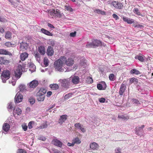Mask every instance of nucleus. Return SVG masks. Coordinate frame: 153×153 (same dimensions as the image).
I'll return each instance as SVG.
<instances>
[{
    "instance_id": "nucleus-6",
    "label": "nucleus",
    "mask_w": 153,
    "mask_h": 153,
    "mask_svg": "<svg viewBox=\"0 0 153 153\" xmlns=\"http://www.w3.org/2000/svg\"><path fill=\"white\" fill-rule=\"evenodd\" d=\"M65 64L68 66H71L74 64V59L71 57L68 58V59H65Z\"/></svg>"
},
{
    "instance_id": "nucleus-25",
    "label": "nucleus",
    "mask_w": 153,
    "mask_h": 153,
    "mask_svg": "<svg viewBox=\"0 0 153 153\" xmlns=\"http://www.w3.org/2000/svg\"><path fill=\"white\" fill-rule=\"evenodd\" d=\"M50 87L51 89L53 90H56L58 89L59 88V86L56 84H51L49 86Z\"/></svg>"
},
{
    "instance_id": "nucleus-24",
    "label": "nucleus",
    "mask_w": 153,
    "mask_h": 153,
    "mask_svg": "<svg viewBox=\"0 0 153 153\" xmlns=\"http://www.w3.org/2000/svg\"><path fill=\"white\" fill-rule=\"evenodd\" d=\"M122 19L124 21L127 22L128 24H132L134 22L132 19H131L127 17H123Z\"/></svg>"
},
{
    "instance_id": "nucleus-53",
    "label": "nucleus",
    "mask_w": 153,
    "mask_h": 153,
    "mask_svg": "<svg viewBox=\"0 0 153 153\" xmlns=\"http://www.w3.org/2000/svg\"><path fill=\"white\" fill-rule=\"evenodd\" d=\"M17 153H26V151L22 149H19Z\"/></svg>"
},
{
    "instance_id": "nucleus-45",
    "label": "nucleus",
    "mask_w": 153,
    "mask_h": 153,
    "mask_svg": "<svg viewBox=\"0 0 153 153\" xmlns=\"http://www.w3.org/2000/svg\"><path fill=\"white\" fill-rule=\"evenodd\" d=\"M29 102L31 104H33L35 102V99L33 97H30L29 99Z\"/></svg>"
},
{
    "instance_id": "nucleus-37",
    "label": "nucleus",
    "mask_w": 153,
    "mask_h": 153,
    "mask_svg": "<svg viewBox=\"0 0 153 153\" xmlns=\"http://www.w3.org/2000/svg\"><path fill=\"white\" fill-rule=\"evenodd\" d=\"M73 141L74 143V144H79L81 143V141L78 138H76L73 140Z\"/></svg>"
},
{
    "instance_id": "nucleus-15",
    "label": "nucleus",
    "mask_w": 153,
    "mask_h": 153,
    "mask_svg": "<svg viewBox=\"0 0 153 153\" xmlns=\"http://www.w3.org/2000/svg\"><path fill=\"white\" fill-rule=\"evenodd\" d=\"M126 86L124 84L122 83L121 84V86L120 88L119 91V94L120 95H122L123 94L124 92L126 90Z\"/></svg>"
},
{
    "instance_id": "nucleus-60",
    "label": "nucleus",
    "mask_w": 153,
    "mask_h": 153,
    "mask_svg": "<svg viewBox=\"0 0 153 153\" xmlns=\"http://www.w3.org/2000/svg\"><path fill=\"white\" fill-rule=\"evenodd\" d=\"M7 21V20L4 18H2L0 16V22H5Z\"/></svg>"
},
{
    "instance_id": "nucleus-35",
    "label": "nucleus",
    "mask_w": 153,
    "mask_h": 153,
    "mask_svg": "<svg viewBox=\"0 0 153 153\" xmlns=\"http://www.w3.org/2000/svg\"><path fill=\"white\" fill-rule=\"evenodd\" d=\"M10 128V125H3L2 128L4 131L6 132L9 130Z\"/></svg>"
},
{
    "instance_id": "nucleus-20",
    "label": "nucleus",
    "mask_w": 153,
    "mask_h": 153,
    "mask_svg": "<svg viewBox=\"0 0 153 153\" xmlns=\"http://www.w3.org/2000/svg\"><path fill=\"white\" fill-rule=\"evenodd\" d=\"M71 81L74 84H77L79 82V78L78 76H74L72 78Z\"/></svg>"
},
{
    "instance_id": "nucleus-40",
    "label": "nucleus",
    "mask_w": 153,
    "mask_h": 153,
    "mask_svg": "<svg viewBox=\"0 0 153 153\" xmlns=\"http://www.w3.org/2000/svg\"><path fill=\"white\" fill-rule=\"evenodd\" d=\"M86 82L88 83H91L93 82V80L92 77L88 76L86 79Z\"/></svg>"
},
{
    "instance_id": "nucleus-58",
    "label": "nucleus",
    "mask_w": 153,
    "mask_h": 153,
    "mask_svg": "<svg viewBox=\"0 0 153 153\" xmlns=\"http://www.w3.org/2000/svg\"><path fill=\"white\" fill-rule=\"evenodd\" d=\"M52 92L51 91H48L47 92L46 96L47 97H50L52 95Z\"/></svg>"
},
{
    "instance_id": "nucleus-57",
    "label": "nucleus",
    "mask_w": 153,
    "mask_h": 153,
    "mask_svg": "<svg viewBox=\"0 0 153 153\" xmlns=\"http://www.w3.org/2000/svg\"><path fill=\"white\" fill-rule=\"evenodd\" d=\"M99 101L100 102L104 103L105 101V99L104 98H101L99 99Z\"/></svg>"
},
{
    "instance_id": "nucleus-64",
    "label": "nucleus",
    "mask_w": 153,
    "mask_h": 153,
    "mask_svg": "<svg viewBox=\"0 0 153 153\" xmlns=\"http://www.w3.org/2000/svg\"><path fill=\"white\" fill-rule=\"evenodd\" d=\"M114 153H121L120 150L117 149L115 150Z\"/></svg>"
},
{
    "instance_id": "nucleus-56",
    "label": "nucleus",
    "mask_w": 153,
    "mask_h": 153,
    "mask_svg": "<svg viewBox=\"0 0 153 153\" xmlns=\"http://www.w3.org/2000/svg\"><path fill=\"white\" fill-rule=\"evenodd\" d=\"M113 17L116 20H117L119 19V18L118 16L115 14H113L112 15Z\"/></svg>"
},
{
    "instance_id": "nucleus-12",
    "label": "nucleus",
    "mask_w": 153,
    "mask_h": 153,
    "mask_svg": "<svg viewBox=\"0 0 153 153\" xmlns=\"http://www.w3.org/2000/svg\"><path fill=\"white\" fill-rule=\"evenodd\" d=\"M27 47L28 45L26 42L22 41L20 43L19 48L21 50L25 51L27 49Z\"/></svg>"
},
{
    "instance_id": "nucleus-31",
    "label": "nucleus",
    "mask_w": 153,
    "mask_h": 153,
    "mask_svg": "<svg viewBox=\"0 0 153 153\" xmlns=\"http://www.w3.org/2000/svg\"><path fill=\"white\" fill-rule=\"evenodd\" d=\"M12 38V33L10 31H7L5 33V38L7 39H10Z\"/></svg>"
},
{
    "instance_id": "nucleus-44",
    "label": "nucleus",
    "mask_w": 153,
    "mask_h": 153,
    "mask_svg": "<svg viewBox=\"0 0 153 153\" xmlns=\"http://www.w3.org/2000/svg\"><path fill=\"white\" fill-rule=\"evenodd\" d=\"M114 75L113 74H110L109 76V78L111 81H114Z\"/></svg>"
},
{
    "instance_id": "nucleus-33",
    "label": "nucleus",
    "mask_w": 153,
    "mask_h": 153,
    "mask_svg": "<svg viewBox=\"0 0 153 153\" xmlns=\"http://www.w3.org/2000/svg\"><path fill=\"white\" fill-rule=\"evenodd\" d=\"M75 126L77 129L81 130L82 132L85 131V129L82 127V125H75Z\"/></svg>"
},
{
    "instance_id": "nucleus-3",
    "label": "nucleus",
    "mask_w": 153,
    "mask_h": 153,
    "mask_svg": "<svg viewBox=\"0 0 153 153\" xmlns=\"http://www.w3.org/2000/svg\"><path fill=\"white\" fill-rule=\"evenodd\" d=\"M24 67V65H19L15 71L14 75L17 79H19L21 77L22 74L23 69Z\"/></svg>"
},
{
    "instance_id": "nucleus-1",
    "label": "nucleus",
    "mask_w": 153,
    "mask_h": 153,
    "mask_svg": "<svg viewBox=\"0 0 153 153\" xmlns=\"http://www.w3.org/2000/svg\"><path fill=\"white\" fill-rule=\"evenodd\" d=\"M66 58L64 56H62L60 58L54 62V67L58 71H62L64 64Z\"/></svg>"
},
{
    "instance_id": "nucleus-26",
    "label": "nucleus",
    "mask_w": 153,
    "mask_h": 153,
    "mask_svg": "<svg viewBox=\"0 0 153 153\" xmlns=\"http://www.w3.org/2000/svg\"><path fill=\"white\" fill-rule=\"evenodd\" d=\"M36 98L39 101H43L44 100L45 96L44 95H36Z\"/></svg>"
},
{
    "instance_id": "nucleus-28",
    "label": "nucleus",
    "mask_w": 153,
    "mask_h": 153,
    "mask_svg": "<svg viewBox=\"0 0 153 153\" xmlns=\"http://www.w3.org/2000/svg\"><path fill=\"white\" fill-rule=\"evenodd\" d=\"M38 51L41 54H44L45 53V47L42 46H40L38 48Z\"/></svg>"
},
{
    "instance_id": "nucleus-14",
    "label": "nucleus",
    "mask_w": 153,
    "mask_h": 153,
    "mask_svg": "<svg viewBox=\"0 0 153 153\" xmlns=\"http://www.w3.org/2000/svg\"><path fill=\"white\" fill-rule=\"evenodd\" d=\"M22 110L19 108H15L13 110V115L15 116L16 114L20 115L22 113Z\"/></svg>"
},
{
    "instance_id": "nucleus-8",
    "label": "nucleus",
    "mask_w": 153,
    "mask_h": 153,
    "mask_svg": "<svg viewBox=\"0 0 153 153\" xmlns=\"http://www.w3.org/2000/svg\"><path fill=\"white\" fill-rule=\"evenodd\" d=\"M10 62V60L7 59L5 57H0V65H7Z\"/></svg>"
},
{
    "instance_id": "nucleus-55",
    "label": "nucleus",
    "mask_w": 153,
    "mask_h": 153,
    "mask_svg": "<svg viewBox=\"0 0 153 153\" xmlns=\"http://www.w3.org/2000/svg\"><path fill=\"white\" fill-rule=\"evenodd\" d=\"M76 31H74V32L71 33H70V36L71 37H75L76 36Z\"/></svg>"
},
{
    "instance_id": "nucleus-59",
    "label": "nucleus",
    "mask_w": 153,
    "mask_h": 153,
    "mask_svg": "<svg viewBox=\"0 0 153 153\" xmlns=\"http://www.w3.org/2000/svg\"><path fill=\"white\" fill-rule=\"evenodd\" d=\"M22 127L24 131H26L27 130V125H22Z\"/></svg>"
},
{
    "instance_id": "nucleus-43",
    "label": "nucleus",
    "mask_w": 153,
    "mask_h": 153,
    "mask_svg": "<svg viewBox=\"0 0 153 153\" xmlns=\"http://www.w3.org/2000/svg\"><path fill=\"white\" fill-rule=\"evenodd\" d=\"M86 46L88 48H94L92 42L91 43L88 42Z\"/></svg>"
},
{
    "instance_id": "nucleus-39",
    "label": "nucleus",
    "mask_w": 153,
    "mask_h": 153,
    "mask_svg": "<svg viewBox=\"0 0 153 153\" xmlns=\"http://www.w3.org/2000/svg\"><path fill=\"white\" fill-rule=\"evenodd\" d=\"M19 88L20 91H23L25 89V86L23 85H20L19 86Z\"/></svg>"
},
{
    "instance_id": "nucleus-7",
    "label": "nucleus",
    "mask_w": 153,
    "mask_h": 153,
    "mask_svg": "<svg viewBox=\"0 0 153 153\" xmlns=\"http://www.w3.org/2000/svg\"><path fill=\"white\" fill-rule=\"evenodd\" d=\"M23 98V96L22 95L18 92L16 95L15 99V102H16L19 103L21 102Z\"/></svg>"
},
{
    "instance_id": "nucleus-17",
    "label": "nucleus",
    "mask_w": 153,
    "mask_h": 153,
    "mask_svg": "<svg viewBox=\"0 0 153 153\" xmlns=\"http://www.w3.org/2000/svg\"><path fill=\"white\" fill-rule=\"evenodd\" d=\"M90 148L93 150H97L98 149L99 146L96 143L93 142L90 144Z\"/></svg>"
},
{
    "instance_id": "nucleus-32",
    "label": "nucleus",
    "mask_w": 153,
    "mask_h": 153,
    "mask_svg": "<svg viewBox=\"0 0 153 153\" xmlns=\"http://www.w3.org/2000/svg\"><path fill=\"white\" fill-rule=\"evenodd\" d=\"M41 31L43 33L49 36H52V34L49 31L46 30L44 28H42L41 29Z\"/></svg>"
},
{
    "instance_id": "nucleus-10",
    "label": "nucleus",
    "mask_w": 153,
    "mask_h": 153,
    "mask_svg": "<svg viewBox=\"0 0 153 153\" xmlns=\"http://www.w3.org/2000/svg\"><path fill=\"white\" fill-rule=\"evenodd\" d=\"M62 85L64 88H69L70 83L66 79L62 80L61 82Z\"/></svg>"
},
{
    "instance_id": "nucleus-61",
    "label": "nucleus",
    "mask_w": 153,
    "mask_h": 153,
    "mask_svg": "<svg viewBox=\"0 0 153 153\" xmlns=\"http://www.w3.org/2000/svg\"><path fill=\"white\" fill-rule=\"evenodd\" d=\"M74 145V144L73 142L72 141V143H67L68 146H73Z\"/></svg>"
},
{
    "instance_id": "nucleus-51",
    "label": "nucleus",
    "mask_w": 153,
    "mask_h": 153,
    "mask_svg": "<svg viewBox=\"0 0 153 153\" xmlns=\"http://www.w3.org/2000/svg\"><path fill=\"white\" fill-rule=\"evenodd\" d=\"M34 56L36 58H40V56L37 51L35 52H34Z\"/></svg>"
},
{
    "instance_id": "nucleus-36",
    "label": "nucleus",
    "mask_w": 153,
    "mask_h": 153,
    "mask_svg": "<svg viewBox=\"0 0 153 153\" xmlns=\"http://www.w3.org/2000/svg\"><path fill=\"white\" fill-rule=\"evenodd\" d=\"M134 82L137 83L138 82L137 79L135 78L134 77H132L129 79V83L130 84Z\"/></svg>"
},
{
    "instance_id": "nucleus-29",
    "label": "nucleus",
    "mask_w": 153,
    "mask_h": 153,
    "mask_svg": "<svg viewBox=\"0 0 153 153\" xmlns=\"http://www.w3.org/2000/svg\"><path fill=\"white\" fill-rule=\"evenodd\" d=\"M29 68L30 71H34L35 70L36 67L35 65L32 63L30 62L29 63Z\"/></svg>"
},
{
    "instance_id": "nucleus-22",
    "label": "nucleus",
    "mask_w": 153,
    "mask_h": 153,
    "mask_svg": "<svg viewBox=\"0 0 153 153\" xmlns=\"http://www.w3.org/2000/svg\"><path fill=\"white\" fill-rule=\"evenodd\" d=\"M47 91L45 89L41 88L38 92L36 94L37 95H44L46 93Z\"/></svg>"
},
{
    "instance_id": "nucleus-48",
    "label": "nucleus",
    "mask_w": 153,
    "mask_h": 153,
    "mask_svg": "<svg viewBox=\"0 0 153 153\" xmlns=\"http://www.w3.org/2000/svg\"><path fill=\"white\" fill-rule=\"evenodd\" d=\"M97 88L99 90H104L105 89H102V86L100 84H98L97 86Z\"/></svg>"
},
{
    "instance_id": "nucleus-18",
    "label": "nucleus",
    "mask_w": 153,
    "mask_h": 153,
    "mask_svg": "<svg viewBox=\"0 0 153 153\" xmlns=\"http://www.w3.org/2000/svg\"><path fill=\"white\" fill-rule=\"evenodd\" d=\"M47 53L48 56H52L53 54V50L51 46L48 47L47 51Z\"/></svg>"
},
{
    "instance_id": "nucleus-2",
    "label": "nucleus",
    "mask_w": 153,
    "mask_h": 153,
    "mask_svg": "<svg viewBox=\"0 0 153 153\" xmlns=\"http://www.w3.org/2000/svg\"><path fill=\"white\" fill-rule=\"evenodd\" d=\"M48 12L52 18L55 17L60 18L62 15L60 11L57 9H52L48 10Z\"/></svg>"
},
{
    "instance_id": "nucleus-52",
    "label": "nucleus",
    "mask_w": 153,
    "mask_h": 153,
    "mask_svg": "<svg viewBox=\"0 0 153 153\" xmlns=\"http://www.w3.org/2000/svg\"><path fill=\"white\" fill-rule=\"evenodd\" d=\"M72 95V93H69L65 95L64 97V99H67Z\"/></svg>"
},
{
    "instance_id": "nucleus-62",
    "label": "nucleus",
    "mask_w": 153,
    "mask_h": 153,
    "mask_svg": "<svg viewBox=\"0 0 153 153\" xmlns=\"http://www.w3.org/2000/svg\"><path fill=\"white\" fill-rule=\"evenodd\" d=\"M47 125H41L39 128L40 129L44 128L47 127Z\"/></svg>"
},
{
    "instance_id": "nucleus-19",
    "label": "nucleus",
    "mask_w": 153,
    "mask_h": 153,
    "mask_svg": "<svg viewBox=\"0 0 153 153\" xmlns=\"http://www.w3.org/2000/svg\"><path fill=\"white\" fill-rule=\"evenodd\" d=\"M92 42L94 48L99 46L101 44V42L98 40L93 39L92 40Z\"/></svg>"
},
{
    "instance_id": "nucleus-63",
    "label": "nucleus",
    "mask_w": 153,
    "mask_h": 153,
    "mask_svg": "<svg viewBox=\"0 0 153 153\" xmlns=\"http://www.w3.org/2000/svg\"><path fill=\"white\" fill-rule=\"evenodd\" d=\"M4 32V30L2 27H0V32L1 33H3Z\"/></svg>"
},
{
    "instance_id": "nucleus-41",
    "label": "nucleus",
    "mask_w": 153,
    "mask_h": 153,
    "mask_svg": "<svg viewBox=\"0 0 153 153\" xmlns=\"http://www.w3.org/2000/svg\"><path fill=\"white\" fill-rule=\"evenodd\" d=\"M44 63L45 66H47L48 65L49 60L46 57H45L44 59Z\"/></svg>"
},
{
    "instance_id": "nucleus-23",
    "label": "nucleus",
    "mask_w": 153,
    "mask_h": 153,
    "mask_svg": "<svg viewBox=\"0 0 153 153\" xmlns=\"http://www.w3.org/2000/svg\"><path fill=\"white\" fill-rule=\"evenodd\" d=\"M28 56V54L26 52L21 53L20 55V58L22 61L25 60Z\"/></svg>"
},
{
    "instance_id": "nucleus-54",
    "label": "nucleus",
    "mask_w": 153,
    "mask_h": 153,
    "mask_svg": "<svg viewBox=\"0 0 153 153\" xmlns=\"http://www.w3.org/2000/svg\"><path fill=\"white\" fill-rule=\"evenodd\" d=\"M8 108L11 109L13 108V107L11 102H10L8 104Z\"/></svg>"
},
{
    "instance_id": "nucleus-47",
    "label": "nucleus",
    "mask_w": 153,
    "mask_h": 153,
    "mask_svg": "<svg viewBox=\"0 0 153 153\" xmlns=\"http://www.w3.org/2000/svg\"><path fill=\"white\" fill-rule=\"evenodd\" d=\"M132 102L136 104L137 105L140 104V103L139 101L137 99H135L134 98L132 99Z\"/></svg>"
},
{
    "instance_id": "nucleus-16",
    "label": "nucleus",
    "mask_w": 153,
    "mask_h": 153,
    "mask_svg": "<svg viewBox=\"0 0 153 153\" xmlns=\"http://www.w3.org/2000/svg\"><path fill=\"white\" fill-rule=\"evenodd\" d=\"M0 54L8 55L9 56H12V53L4 49H0Z\"/></svg>"
},
{
    "instance_id": "nucleus-34",
    "label": "nucleus",
    "mask_w": 153,
    "mask_h": 153,
    "mask_svg": "<svg viewBox=\"0 0 153 153\" xmlns=\"http://www.w3.org/2000/svg\"><path fill=\"white\" fill-rule=\"evenodd\" d=\"M130 72H131V73L132 74H135L136 75H138V74H140V72L139 71L135 69H132L131 71Z\"/></svg>"
},
{
    "instance_id": "nucleus-11",
    "label": "nucleus",
    "mask_w": 153,
    "mask_h": 153,
    "mask_svg": "<svg viewBox=\"0 0 153 153\" xmlns=\"http://www.w3.org/2000/svg\"><path fill=\"white\" fill-rule=\"evenodd\" d=\"M38 84V81L36 80H33L29 84V87L30 88H35Z\"/></svg>"
},
{
    "instance_id": "nucleus-13",
    "label": "nucleus",
    "mask_w": 153,
    "mask_h": 153,
    "mask_svg": "<svg viewBox=\"0 0 153 153\" xmlns=\"http://www.w3.org/2000/svg\"><path fill=\"white\" fill-rule=\"evenodd\" d=\"M14 7H16L20 3L19 0H8Z\"/></svg>"
},
{
    "instance_id": "nucleus-46",
    "label": "nucleus",
    "mask_w": 153,
    "mask_h": 153,
    "mask_svg": "<svg viewBox=\"0 0 153 153\" xmlns=\"http://www.w3.org/2000/svg\"><path fill=\"white\" fill-rule=\"evenodd\" d=\"M37 139L40 140H41L43 141H45L46 139V138L44 136L42 135L38 136Z\"/></svg>"
},
{
    "instance_id": "nucleus-49",
    "label": "nucleus",
    "mask_w": 153,
    "mask_h": 153,
    "mask_svg": "<svg viewBox=\"0 0 153 153\" xmlns=\"http://www.w3.org/2000/svg\"><path fill=\"white\" fill-rule=\"evenodd\" d=\"M65 9H66V10L68 11H72L73 10L71 8L70 6H65Z\"/></svg>"
},
{
    "instance_id": "nucleus-30",
    "label": "nucleus",
    "mask_w": 153,
    "mask_h": 153,
    "mask_svg": "<svg viewBox=\"0 0 153 153\" xmlns=\"http://www.w3.org/2000/svg\"><path fill=\"white\" fill-rule=\"evenodd\" d=\"M94 12L98 14H101L102 15H105V12L102 11L99 9H96L94 10Z\"/></svg>"
},
{
    "instance_id": "nucleus-50",
    "label": "nucleus",
    "mask_w": 153,
    "mask_h": 153,
    "mask_svg": "<svg viewBox=\"0 0 153 153\" xmlns=\"http://www.w3.org/2000/svg\"><path fill=\"white\" fill-rule=\"evenodd\" d=\"M5 45L8 47H12V44L10 42H7L5 43Z\"/></svg>"
},
{
    "instance_id": "nucleus-5",
    "label": "nucleus",
    "mask_w": 153,
    "mask_h": 153,
    "mask_svg": "<svg viewBox=\"0 0 153 153\" xmlns=\"http://www.w3.org/2000/svg\"><path fill=\"white\" fill-rule=\"evenodd\" d=\"M111 4L116 9H121L123 7L122 3L118 1H114L111 2Z\"/></svg>"
},
{
    "instance_id": "nucleus-21",
    "label": "nucleus",
    "mask_w": 153,
    "mask_h": 153,
    "mask_svg": "<svg viewBox=\"0 0 153 153\" xmlns=\"http://www.w3.org/2000/svg\"><path fill=\"white\" fill-rule=\"evenodd\" d=\"M118 118L123 120H127L129 119V117L123 114H119L118 115Z\"/></svg>"
},
{
    "instance_id": "nucleus-4",
    "label": "nucleus",
    "mask_w": 153,
    "mask_h": 153,
    "mask_svg": "<svg viewBox=\"0 0 153 153\" xmlns=\"http://www.w3.org/2000/svg\"><path fill=\"white\" fill-rule=\"evenodd\" d=\"M10 72L8 70H4L3 71L1 75V78L3 82H5L10 78Z\"/></svg>"
},
{
    "instance_id": "nucleus-42",
    "label": "nucleus",
    "mask_w": 153,
    "mask_h": 153,
    "mask_svg": "<svg viewBox=\"0 0 153 153\" xmlns=\"http://www.w3.org/2000/svg\"><path fill=\"white\" fill-rule=\"evenodd\" d=\"M133 12L138 16H140L141 14L137 8H134L133 10Z\"/></svg>"
},
{
    "instance_id": "nucleus-9",
    "label": "nucleus",
    "mask_w": 153,
    "mask_h": 153,
    "mask_svg": "<svg viewBox=\"0 0 153 153\" xmlns=\"http://www.w3.org/2000/svg\"><path fill=\"white\" fill-rule=\"evenodd\" d=\"M52 143L55 146L60 147H61L62 145V143L57 139H53Z\"/></svg>"
},
{
    "instance_id": "nucleus-38",
    "label": "nucleus",
    "mask_w": 153,
    "mask_h": 153,
    "mask_svg": "<svg viewBox=\"0 0 153 153\" xmlns=\"http://www.w3.org/2000/svg\"><path fill=\"white\" fill-rule=\"evenodd\" d=\"M135 59H137L141 62H143L144 60L143 57L142 56H135Z\"/></svg>"
},
{
    "instance_id": "nucleus-27",
    "label": "nucleus",
    "mask_w": 153,
    "mask_h": 153,
    "mask_svg": "<svg viewBox=\"0 0 153 153\" xmlns=\"http://www.w3.org/2000/svg\"><path fill=\"white\" fill-rule=\"evenodd\" d=\"M67 119V115H63L60 116L59 120V123H62Z\"/></svg>"
}]
</instances>
